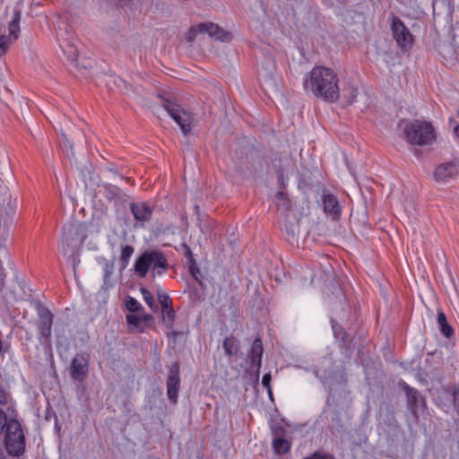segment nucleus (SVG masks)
<instances>
[{
  "instance_id": "obj_21",
  "label": "nucleus",
  "mask_w": 459,
  "mask_h": 459,
  "mask_svg": "<svg viewBox=\"0 0 459 459\" xmlns=\"http://www.w3.org/2000/svg\"><path fill=\"white\" fill-rule=\"evenodd\" d=\"M273 447L276 454L283 455L290 449V442L283 437H276L273 441Z\"/></svg>"
},
{
  "instance_id": "obj_10",
  "label": "nucleus",
  "mask_w": 459,
  "mask_h": 459,
  "mask_svg": "<svg viewBox=\"0 0 459 459\" xmlns=\"http://www.w3.org/2000/svg\"><path fill=\"white\" fill-rule=\"evenodd\" d=\"M179 385V363L176 361L169 368L167 378V394L173 403H177Z\"/></svg>"
},
{
  "instance_id": "obj_5",
  "label": "nucleus",
  "mask_w": 459,
  "mask_h": 459,
  "mask_svg": "<svg viewBox=\"0 0 459 459\" xmlns=\"http://www.w3.org/2000/svg\"><path fill=\"white\" fill-rule=\"evenodd\" d=\"M162 106L170 117L179 126L182 133L186 135L191 131L193 116L175 100L163 99Z\"/></svg>"
},
{
  "instance_id": "obj_23",
  "label": "nucleus",
  "mask_w": 459,
  "mask_h": 459,
  "mask_svg": "<svg viewBox=\"0 0 459 459\" xmlns=\"http://www.w3.org/2000/svg\"><path fill=\"white\" fill-rule=\"evenodd\" d=\"M103 188H104L103 194L108 200L111 201L119 196L120 189L117 186H113L111 184H104Z\"/></svg>"
},
{
  "instance_id": "obj_3",
  "label": "nucleus",
  "mask_w": 459,
  "mask_h": 459,
  "mask_svg": "<svg viewBox=\"0 0 459 459\" xmlns=\"http://www.w3.org/2000/svg\"><path fill=\"white\" fill-rule=\"evenodd\" d=\"M169 268L168 261L161 252L157 250H147L141 254L135 260L134 271L135 275L143 278L150 269L153 276L161 275Z\"/></svg>"
},
{
  "instance_id": "obj_13",
  "label": "nucleus",
  "mask_w": 459,
  "mask_h": 459,
  "mask_svg": "<svg viewBox=\"0 0 459 459\" xmlns=\"http://www.w3.org/2000/svg\"><path fill=\"white\" fill-rule=\"evenodd\" d=\"M458 172L457 167L452 162L443 163L437 167L434 178L438 182H446Z\"/></svg>"
},
{
  "instance_id": "obj_32",
  "label": "nucleus",
  "mask_w": 459,
  "mask_h": 459,
  "mask_svg": "<svg viewBox=\"0 0 459 459\" xmlns=\"http://www.w3.org/2000/svg\"><path fill=\"white\" fill-rule=\"evenodd\" d=\"M357 94H358V89L357 88H353V87L351 88L350 89V95H349V99L347 100V103L348 104L353 103L354 100L357 97Z\"/></svg>"
},
{
  "instance_id": "obj_1",
  "label": "nucleus",
  "mask_w": 459,
  "mask_h": 459,
  "mask_svg": "<svg viewBox=\"0 0 459 459\" xmlns=\"http://www.w3.org/2000/svg\"><path fill=\"white\" fill-rule=\"evenodd\" d=\"M303 87L325 100L334 102L339 99L337 74L327 67H314L304 79Z\"/></svg>"
},
{
  "instance_id": "obj_9",
  "label": "nucleus",
  "mask_w": 459,
  "mask_h": 459,
  "mask_svg": "<svg viewBox=\"0 0 459 459\" xmlns=\"http://www.w3.org/2000/svg\"><path fill=\"white\" fill-rule=\"evenodd\" d=\"M89 372V356L86 353H77L72 360L70 367L71 377L82 382Z\"/></svg>"
},
{
  "instance_id": "obj_31",
  "label": "nucleus",
  "mask_w": 459,
  "mask_h": 459,
  "mask_svg": "<svg viewBox=\"0 0 459 459\" xmlns=\"http://www.w3.org/2000/svg\"><path fill=\"white\" fill-rule=\"evenodd\" d=\"M8 394L0 385V405H4L7 403Z\"/></svg>"
},
{
  "instance_id": "obj_6",
  "label": "nucleus",
  "mask_w": 459,
  "mask_h": 459,
  "mask_svg": "<svg viewBox=\"0 0 459 459\" xmlns=\"http://www.w3.org/2000/svg\"><path fill=\"white\" fill-rule=\"evenodd\" d=\"M391 28L394 39L401 48L411 47L413 41V37L409 29L403 22L395 15L391 17Z\"/></svg>"
},
{
  "instance_id": "obj_4",
  "label": "nucleus",
  "mask_w": 459,
  "mask_h": 459,
  "mask_svg": "<svg viewBox=\"0 0 459 459\" xmlns=\"http://www.w3.org/2000/svg\"><path fill=\"white\" fill-rule=\"evenodd\" d=\"M4 430V441L8 453L15 456L22 454L25 448V440L20 422L15 419L9 420V424Z\"/></svg>"
},
{
  "instance_id": "obj_37",
  "label": "nucleus",
  "mask_w": 459,
  "mask_h": 459,
  "mask_svg": "<svg viewBox=\"0 0 459 459\" xmlns=\"http://www.w3.org/2000/svg\"><path fill=\"white\" fill-rule=\"evenodd\" d=\"M70 55L72 57H74L76 56L77 55V50L74 48V49H72L71 52H70Z\"/></svg>"
},
{
  "instance_id": "obj_17",
  "label": "nucleus",
  "mask_w": 459,
  "mask_h": 459,
  "mask_svg": "<svg viewBox=\"0 0 459 459\" xmlns=\"http://www.w3.org/2000/svg\"><path fill=\"white\" fill-rule=\"evenodd\" d=\"M20 22H21V12L14 11L12 21L8 24V31L11 39L15 40L19 38L20 33Z\"/></svg>"
},
{
  "instance_id": "obj_12",
  "label": "nucleus",
  "mask_w": 459,
  "mask_h": 459,
  "mask_svg": "<svg viewBox=\"0 0 459 459\" xmlns=\"http://www.w3.org/2000/svg\"><path fill=\"white\" fill-rule=\"evenodd\" d=\"M131 212L135 221H138L139 226H143L146 221H150L152 215V210L146 203L131 204Z\"/></svg>"
},
{
  "instance_id": "obj_14",
  "label": "nucleus",
  "mask_w": 459,
  "mask_h": 459,
  "mask_svg": "<svg viewBox=\"0 0 459 459\" xmlns=\"http://www.w3.org/2000/svg\"><path fill=\"white\" fill-rule=\"evenodd\" d=\"M323 207L325 213L330 214L333 218H337L341 214V208L337 198L332 195H325L323 197Z\"/></svg>"
},
{
  "instance_id": "obj_28",
  "label": "nucleus",
  "mask_w": 459,
  "mask_h": 459,
  "mask_svg": "<svg viewBox=\"0 0 459 459\" xmlns=\"http://www.w3.org/2000/svg\"><path fill=\"white\" fill-rule=\"evenodd\" d=\"M126 318L128 325H131L134 327H138L140 322H142V318L139 316L133 314L126 315Z\"/></svg>"
},
{
  "instance_id": "obj_2",
  "label": "nucleus",
  "mask_w": 459,
  "mask_h": 459,
  "mask_svg": "<svg viewBox=\"0 0 459 459\" xmlns=\"http://www.w3.org/2000/svg\"><path fill=\"white\" fill-rule=\"evenodd\" d=\"M403 134L407 143L411 145H429L436 140V131L429 121L414 119L405 122Z\"/></svg>"
},
{
  "instance_id": "obj_34",
  "label": "nucleus",
  "mask_w": 459,
  "mask_h": 459,
  "mask_svg": "<svg viewBox=\"0 0 459 459\" xmlns=\"http://www.w3.org/2000/svg\"><path fill=\"white\" fill-rule=\"evenodd\" d=\"M140 317L142 318V321H143V322H148L152 319V316L148 315V314H144V315L141 316Z\"/></svg>"
},
{
  "instance_id": "obj_11",
  "label": "nucleus",
  "mask_w": 459,
  "mask_h": 459,
  "mask_svg": "<svg viewBox=\"0 0 459 459\" xmlns=\"http://www.w3.org/2000/svg\"><path fill=\"white\" fill-rule=\"evenodd\" d=\"M158 299L161 306V317L163 322L171 326L175 318V311L172 307V302L166 293H159Z\"/></svg>"
},
{
  "instance_id": "obj_33",
  "label": "nucleus",
  "mask_w": 459,
  "mask_h": 459,
  "mask_svg": "<svg viewBox=\"0 0 459 459\" xmlns=\"http://www.w3.org/2000/svg\"><path fill=\"white\" fill-rule=\"evenodd\" d=\"M78 227L77 226H70L69 229H68V233L69 235H72L74 233H77L78 232Z\"/></svg>"
},
{
  "instance_id": "obj_35",
  "label": "nucleus",
  "mask_w": 459,
  "mask_h": 459,
  "mask_svg": "<svg viewBox=\"0 0 459 459\" xmlns=\"http://www.w3.org/2000/svg\"><path fill=\"white\" fill-rule=\"evenodd\" d=\"M4 284V275L0 273V290H2Z\"/></svg>"
},
{
  "instance_id": "obj_36",
  "label": "nucleus",
  "mask_w": 459,
  "mask_h": 459,
  "mask_svg": "<svg viewBox=\"0 0 459 459\" xmlns=\"http://www.w3.org/2000/svg\"><path fill=\"white\" fill-rule=\"evenodd\" d=\"M455 135L459 138V125L454 128Z\"/></svg>"
},
{
  "instance_id": "obj_30",
  "label": "nucleus",
  "mask_w": 459,
  "mask_h": 459,
  "mask_svg": "<svg viewBox=\"0 0 459 459\" xmlns=\"http://www.w3.org/2000/svg\"><path fill=\"white\" fill-rule=\"evenodd\" d=\"M271 379H272V377H271V374L270 373H266L263 376V378H262V385L266 387L267 391H268V394L269 395L271 396L272 395V390H271V385H270V383H271Z\"/></svg>"
},
{
  "instance_id": "obj_26",
  "label": "nucleus",
  "mask_w": 459,
  "mask_h": 459,
  "mask_svg": "<svg viewBox=\"0 0 459 459\" xmlns=\"http://www.w3.org/2000/svg\"><path fill=\"white\" fill-rule=\"evenodd\" d=\"M126 306L130 312H136L140 309H143L138 300L133 297H127Z\"/></svg>"
},
{
  "instance_id": "obj_29",
  "label": "nucleus",
  "mask_w": 459,
  "mask_h": 459,
  "mask_svg": "<svg viewBox=\"0 0 459 459\" xmlns=\"http://www.w3.org/2000/svg\"><path fill=\"white\" fill-rule=\"evenodd\" d=\"M9 424V420H7V416L5 412L0 409V435H2L4 431V429Z\"/></svg>"
},
{
  "instance_id": "obj_25",
  "label": "nucleus",
  "mask_w": 459,
  "mask_h": 459,
  "mask_svg": "<svg viewBox=\"0 0 459 459\" xmlns=\"http://www.w3.org/2000/svg\"><path fill=\"white\" fill-rule=\"evenodd\" d=\"M141 293L143 296V300L145 303L151 307V308H157V306L155 305L154 299L151 293V291L145 288H141Z\"/></svg>"
},
{
  "instance_id": "obj_27",
  "label": "nucleus",
  "mask_w": 459,
  "mask_h": 459,
  "mask_svg": "<svg viewBox=\"0 0 459 459\" xmlns=\"http://www.w3.org/2000/svg\"><path fill=\"white\" fill-rule=\"evenodd\" d=\"M303 459H335L334 456L328 453L315 452L313 455L304 457Z\"/></svg>"
},
{
  "instance_id": "obj_7",
  "label": "nucleus",
  "mask_w": 459,
  "mask_h": 459,
  "mask_svg": "<svg viewBox=\"0 0 459 459\" xmlns=\"http://www.w3.org/2000/svg\"><path fill=\"white\" fill-rule=\"evenodd\" d=\"M207 34L210 37L215 38L216 39L225 40L228 39L229 34L223 31L218 25L209 23H200L195 27H192L186 35L187 40H194L197 34Z\"/></svg>"
},
{
  "instance_id": "obj_20",
  "label": "nucleus",
  "mask_w": 459,
  "mask_h": 459,
  "mask_svg": "<svg viewBox=\"0 0 459 459\" xmlns=\"http://www.w3.org/2000/svg\"><path fill=\"white\" fill-rule=\"evenodd\" d=\"M114 273V263L109 261H105L103 264V288L108 290L112 285L113 282L110 281L111 276Z\"/></svg>"
},
{
  "instance_id": "obj_18",
  "label": "nucleus",
  "mask_w": 459,
  "mask_h": 459,
  "mask_svg": "<svg viewBox=\"0 0 459 459\" xmlns=\"http://www.w3.org/2000/svg\"><path fill=\"white\" fill-rule=\"evenodd\" d=\"M437 323L440 332L446 338H450L454 334V329L447 324L445 313L440 309L437 311Z\"/></svg>"
},
{
  "instance_id": "obj_19",
  "label": "nucleus",
  "mask_w": 459,
  "mask_h": 459,
  "mask_svg": "<svg viewBox=\"0 0 459 459\" xmlns=\"http://www.w3.org/2000/svg\"><path fill=\"white\" fill-rule=\"evenodd\" d=\"M433 12L451 15L453 12V0H433Z\"/></svg>"
},
{
  "instance_id": "obj_22",
  "label": "nucleus",
  "mask_w": 459,
  "mask_h": 459,
  "mask_svg": "<svg viewBox=\"0 0 459 459\" xmlns=\"http://www.w3.org/2000/svg\"><path fill=\"white\" fill-rule=\"evenodd\" d=\"M223 349L227 355L231 356L238 351V342L233 337H226L223 341Z\"/></svg>"
},
{
  "instance_id": "obj_15",
  "label": "nucleus",
  "mask_w": 459,
  "mask_h": 459,
  "mask_svg": "<svg viewBox=\"0 0 459 459\" xmlns=\"http://www.w3.org/2000/svg\"><path fill=\"white\" fill-rule=\"evenodd\" d=\"M405 393L408 399V403L411 407L413 412H416L418 410H420V408L425 406L424 399L416 389L406 386Z\"/></svg>"
},
{
  "instance_id": "obj_16",
  "label": "nucleus",
  "mask_w": 459,
  "mask_h": 459,
  "mask_svg": "<svg viewBox=\"0 0 459 459\" xmlns=\"http://www.w3.org/2000/svg\"><path fill=\"white\" fill-rule=\"evenodd\" d=\"M263 355V343L260 339L254 340L250 351V361L252 364L255 365L257 368L261 366Z\"/></svg>"
},
{
  "instance_id": "obj_8",
  "label": "nucleus",
  "mask_w": 459,
  "mask_h": 459,
  "mask_svg": "<svg viewBox=\"0 0 459 459\" xmlns=\"http://www.w3.org/2000/svg\"><path fill=\"white\" fill-rule=\"evenodd\" d=\"M39 321L38 323L39 339L42 343H49L52 334L53 315L46 307L39 308Z\"/></svg>"
},
{
  "instance_id": "obj_24",
  "label": "nucleus",
  "mask_w": 459,
  "mask_h": 459,
  "mask_svg": "<svg viewBox=\"0 0 459 459\" xmlns=\"http://www.w3.org/2000/svg\"><path fill=\"white\" fill-rule=\"evenodd\" d=\"M134 252V248L132 246L126 245L122 247L120 261L124 267L127 266L130 257Z\"/></svg>"
}]
</instances>
